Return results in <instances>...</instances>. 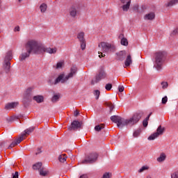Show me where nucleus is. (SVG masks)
Listing matches in <instances>:
<instances>
[{
    "label": "nucleus",
    "mask_w": 178,
    "mask_h": 178,
    "mask_svg": "<svg viewBox=\"0 0 178 178\" xmlns=\"http://www.w3.org/2000/svg\"><path fill=\"white\" fill-rule=\"evenodd\" d=\"M97 159H98V154L97 153H91L82 161V163H83V165L94 163L97 161Z\"/></svg>",
    "instance_id": "obj_7"
},
{
    "label": "nucleus",
    "mask_w": 178,
    "mask_h": 178,
    "mask_svg": "<svg viewBox=\"0 0 178 178\" xmlns=\"http://www.w3.org/2000/svg\"><path fill=\"white\" fill-rule=\"evenodd\" d=\"M106 77V73H105V71L104 70V67H100L99 70L98 74L96 75L95 78L93 79L91 81V84H97V83H99V81H101V80L105 79Z\"/></svg>",
    "instance_id": "obj_6"
},
{
    "label": "nucleus",
    "mask_w": 178,
    "mask_h": 178,
    "mask_svg": "<svg viewBox=\"0 0 178 178\" xmlns=\"http://www.w3.org/2000/svg\"><path fill=\"white\" fill-rule=\"evenodd\" d=\"M23 140H24L23 136H19L15 140H14L13 143H10V145L8 147V149H12L13 147H15V145H17V144H20V143L22 142Z\"/></svg>",
    "instance_id": "obj_13"
},
{
    "label": "nucleus",
    "mask_w": 178,
    "mask_h": 178,
    "mask_svg": "<svg viewBox=\"0 0 178 178\" xmlns=\"http://www.w3.org/2000/svg\"><path fill=\"white\" fill-rule=\"evenodd\" d=\"M147 178H152V177H151V175H147Z\"/></svg>",
    "instance_id": "obj_51"
},
{
    "label": "nucleus",
    "mask_w": 178,
    "mask_h": 178,
    "mask_svg": "<svg viewBox=\"0 0 178 178\" xmlns=\"http://www.w3.org/2000/svg\"><path fill=\"white\" fill-rule=\"evenodd\" d=\"M59 98H60V95H54L51 98V102H58L59 101Z\"/></svg>",
    "instance_id": "obj_30"
},
{
    "label": "nucleus",
    "mask_w": 178,
    "mask_h": 178,
    "mask_svg": "<svg viewBox=\"0 0 178 178\" xmlns=\"http://www.w3.org/2000/svg\"><path fill=\"white\" fill-rule=\"evenodd\" d=\"M77 38L81 42V49L82 51L86 49V39H84V32H80L77 34Z\"/></svg>",
    "instance_id": "obj_10"
},
{
    "label": "nucleus",
    "mask_w": 178,
    "mask_h": 178,
    "mask_svg": "<svg viewBox=\"0 0 178 178\" xmlns=\"http://www.w3.org/2000/svg\"><path fill=\"white\" fill-rule=\"evenodd\" d=\"M99 48L100 51L98 52L99 58H104V55H102V52L108 54V52H114L115 51V45L111 44V43L102 42L99 44Z\"/></svg>",
    "instance_id": "obj_5"
},
{
    "label": "nucleus",
    "mask_w": 178,
    "mask_h": 178,
    "mask_svg": "<svg viewBox=\"0 0 178 178\" xmlns=\"http://www.w3.org/2000/svg\"><path fill=\"white\" fill-rule=\"evenodd\" d=\"M133 10H135V12H138V5H135Z\"/></svg>",
    "instance_id": "obj_45"
},
{
    "label": "nucleus",
    "mask_w": 178,
    "mask_h": 178,
    "mask_svg": "<svg viewBox=\"0 0 178 178\" xmlns=\"http://www.w3.org/2000/svg\"><path fill=\"white\" fill-rule=\"evenodd\" d=\"M83 126V122H79L78 120H74L71 124L68 127V130H78Z\"/></svg>",
    "instance_id": "obj_9"
},
{
    "label": "nucleus",
    "mask_w": 178,
    "mask_h": 178,
    "mask_svg": "<svg viewBox=\"0 0 178 178\" xmlns=\"http://www.w3.org/2000/svg\"><path fill=\"white\" fill-rule=\"evenodd\" d=\"M140 133H141V130H140V129H138V130L134 131L133 137L136 138V137H138V136H140Z\"/></svg>",
    "instance_id": "obj_35"
},
{
    "label": "nucleus",
    "mask_w": 178,
    "mask_h": 178,
    "mask_svg": "<svg viewBox=\"0 0 178 178\" xmlns=\"http://www.w3.org/2000/svg\"><path fill=\"white\" fill-rule=\"evenodd\" d=\"M148 169H149V168L148 166L143 165L141 168H140L138 170V172L143 173V172H144V170H148Z\"/></svg>",
    "instance_id": "obj_36"
},
{
    "label": "nucleus",
    "mask_w": 178,
    "mask_h": 178,
    "mask_svg": "<svg viewBox=\"0 0 178 178\" xmlns=\"http://www.w3.org/2000/svg\"><path fill=\"white\" fill-rule=\"evenodd\" d=\"M58 51L56 47L51 48L46 47L42 43L35 40L34 39H31L26 42L25 44V50H23L22 54L19 56L20 60H26L27 58L30 57L31 54H35V55H41L42 54H56Z\"/></svg>",
    "instance_id": "obj_1"
},
{
    "label": "nucleus",
    "mask_w": 178,
    "mask_h": 178,
    "mask_svg": "<svg viewBox=\"0 0 178 178\" xmlns=\"http://www.w3.org/2000/svg\"><path fill=\"white\" fill-rule=\"evenodd\" d=\"M13 59V56L12 51H9L6 53V57L4 58V60H12Z\"/></svg>",
    "instance_id": "obj_24"
},
{
    "label": "nucleus",
    "mask_w": 178,
    "mask_h": 178,
    "mask_svg": "<svg viewBox=\"0 0 178 178\" xmlns=\"http://www.w3.org/2000/svg\"><path fill=\"white\" fill-rule=\"evenodd\" d=\"M14 31H20V26H17L15 28Z\"/></svg>",
    "instance_id": "obj_50"
},
{
    "label": "nucleus",
    "mask_w": 178,
    "mask_h": 178,
    "mask_svg": "<svg viewBox=\"0 0 178 178\" xmlns=\"http://www.w3.org/2000/svg\"><path fill=\"white\" fill-rule=\"evenodd\" d=\"M35 129V127H29V128L25 129V130H24V133L22 134L21 135V136H22V138L24 139V137H26V136H27V135L29 136V135L31 134V133H33V131H34V129Z\"/></svg>",
    "instance_id": "obj_16"
},
{
    "label": "nucleus",
    "mask_w": 178,
    "mask_h": 178,
    "mask_svg": "<svg viewBox=\"0 0 178 178\" xmlns=\"http://www.w3.org/2000/svg\"><path fill=\"white\" fill-rule=\"evenodd\" d=\"M18 1H19V2H21L22 0H18Z\"/></svg>",
    "instance_id": "obj_53"
},
{
    "label": "nucleus",
    "mask_w": 178,
    "mask_h": 178,
    "mask_svg": "<svg viewBox=\"0 0 178 178\" xmlns=\"http://www.w3.org/2000/svg\"><path fill=\"white\" fill-rule=\"evenodd\" d=\"M67 159V156L66 154H61L58 156V161L59 162H61V163H65Z\"/></svg>",
    "instance_id": "obj_26"
},
{
    "label": "nucleus",
    "mask_w": 178,
    "mask_h": 178,
    "mask_svg": "<svg viewBox=\"0 0 178 178\" xmlns=\"http://www.w3.org/2000/svg\"><path fill=\"white\" fill-rule=\"evenodd\" d=\"M118 91H119L120 92H123V91H124V87H123V86H120V87L118 88Z\"/></svg>",
    "instance_id": "obj_44"
},
{
    "label": "nucleus",
    "mask_w": 178,
    "mask_h": 178,
    "mask_svg": "<svg viewBox=\"0 0 178 178\" xmlns=\"http://www.w3.org/2000/svg\"><path fill=\"white\" fill-rule=\"evenodd\" d=\"M178 0H170L168 3L165 4L167 8H172V6H175V5H177Z\"/></svg>",
    "instance_id": "obj_21"
},
{
    "label": "nucleus",
    "mask_w": 178,
    "mask_h": 178,
    "mask_svg": "<svg viewBox=\"0 0 178 178\" xmlns=\"http://www.w3.org/2000/svg\"><path fill=\"white\" fill-rule=\"evenodd\" d=\"M79 178H88V175H87V174H83L81 175Z\"/></svg>",
    "instance_id": "obj_49"
},
{
    "label": "nucleus",
    "mask_w": 178,
    "mask_h": 178,
    "mask_svg": "<svg viewBox=\"0 0 178 178\" xmlns=\"http://www.w3.org/2000/svg\"><path fill=\"white\" fill-rule=\"evenodd\" d=\"M143 115L144 113L143 111H139L134 114L133 116L129 119H124L119 115H112L111 120L113 122V123H116L117 127L120 129H123L124 126H127V127H133V126L140 122Z\"/></svg>",
    "instance_id": "obj_2"
},
{
    "label": "nucleus",
    "mask_w": 178,
    "mask_h": 178,
    "mask_svg": "<svg viewBox=\"0 0 178 178\" xmlns=\"http://www.w3.org/2000/svg\"><path fill=\"white\" fill-rule=\"evenodd\" d=\"M143 125L144 127H147V126H148V121L144 120L143 122Z\"/></svg>",
    "instance_id": "obj_43"
},
{
    "label": "nucleus",
    "mask_w": 178,
    "mask_h": 178,
    "mask_svg": "<svg viewBox=\"0 0 178 178\" xmlns=\"http://www.w3.org/2000/svg\"><path fill=\"white\" fill-rule=\"evenodd\" d=\"M77 73V67L72 66L70 68V72L65 77V74H62L59 75L56 80L54 81V84H58V83H62V84L65 83L69 79H72L74 76H76Z\"/></svg>",
    "instance_id": "obj_4"
},
{
    "label": "nucleus",
    "mask_w": 178,
    "mask_h": 178,
    "mask_svg": "<svg viewBox=\"0 0 178 178\" xmlns=\"http://www.w3.org/2000/svg\"><path fill=\"white\" fill-rule=\"evenodd\" d=\"M105 88L107 91H111L112 90V84L111 83H107L105 86Z\"/></svg>",
    "instance_id": "obj_38"
},
{
    "label": "nucleus",
    "mask_w": 178,
    "mask_h": 178,
    "mask_svg": "<svg viewBox=\"0 0 178 178\" xmlns=\"http://www.w3.org/2000/svg\"><path fill=\"white\" fill-rule=\"evenodd\" d=\"M119 38H121V45L124 47H127L129 45V41L127 38H124V35L123 33L120 34Z\"/></svg>",
    "instance_id": "obj_17"
},
{
    "label": "nucleus",
    "mask_w": 178,
    "mask_h": 178,
    "mask_svg": "<svg viewBox=\"0 0 178 178\" xmlns=\"http://www.w3.org/2000/svg\"><path fill=\"white\" fill-rule=\"evenodd\" d=\"M177 34H178V28L174 29L171 33L172 35H176Z\"/></svg>",
    "instance_id": "obj_42"
},
{
    "label": "nucleus",
    "mask_w": 178,
    "mask_h": 178,
    "mask_svg": "<svg viewBox=\"0 0 178 178\" xmlns=\"http://www.w3.org/2000/svg\"><path fill=\"white\" fill-rule=\"evenodd\" d=\"M166 102H168V97L167 96L162 98V104L163 105H165V104H166Z\"/></svg>",
    "instance_id": "obj_41"
},
{
    "label": "nucleus",
    "mask_w": 178,
    "mask_h": 178,
    "mask_svg": "<svg viewBox=\"0 0 178 178\" xmlns=\"http://www.w3.org/2000/svg\"><path fill=\"white\" fill-rule=\"evenodd\" d=\"M118 60L123 61L126 58L127 52L126 51H121L116 53Z\"/></svg>",
    "instance_id": "obj_14"
},
{
    "label": "nucleus",
    "mask_w": 178,
    "mask_h": 178,
    "mask_svg": "<svg viewBox=\"0 0 178 178\" xmlns=\"http://www.w3.org/2000/svg\"><path fill=\"white\" fill-rule=\"evenodd\" d=\"M42 163L38 162L33 165V170H39L40 171V170L42 168Z\"/></svg>",
    "instance_id": "obj_22"
},
{
    "label": "nucleus",
    "mask_w": 178,
    "mask_h": 178,
    "mask_svg": "<svg viewBox=\"0 0 178 178\" xmlns=\"http://www.w3.org/2000/svg\"><path fill=\"white\" fill-rule=\"evenodd\" d=\"M161 86L163 90H166V88H168V82L166 81L161 82Z\"/></svg>",
    "instance_id": "obj_37"
},
{
    "label": "nucleus",
    "mask_w": 178,
    "mask_h": 178,
    "mask_svg": "<svg viewBox=\"0 0 178 178\" xmlns=\"http://www.w3.org/2000/svg\"><path fill=\"white\" fill-rule=\"evenodd\" d=\"M39 173L40 176L45 177V176L48 175L49 171L46 170L44 168H42L39 170Z\"/></svg>",
    "instance_id": "obj_25"
},
{
    "label": "nucleus",
    "mask_w": 178,
    "mask_h": 178,
    "mask_svg": "<svg viewBox=\"0 0 178 178\" xmlns=\"http://www.w3.org/2000/svg\"><path fill=\"white\" fill-rule=\"evenodd\" d=\"M111 174L109 172H106L103 175L102 178H111Z\"/></svg>",
    "instance_id": "obj_40"
},
{
    "label": "nucleus",
    "mask_w": 178,
    "mask_h": 178,
    "mask_svg": "<svg viewBox=\"0 0 178 178\" xmlns=\"http://www.w3.org/2000/svg\"><path fill=\"white\" fill-rule=\"evenodd\" d=\"M41 152H42V151H41V148H38L35 152V155H38V154H41Z\"/></svg>",
    "instance_id": "obj_47"
},
{
    "label": "nucleus",
    "mask_w": 178,
    "mask_h": 178,
    "mask_svg": "<svg viewBox=\"0 0 178 178\" xmlns=\"http://www.w3.org/2000/svg\"><path fill=\"white\" fill-rule=\"evenodd\" d=\"M171 178H178V170L171 174Z\"/></svg>",
    "instance_id": "obj_39"
},
{
    "label": "nucleus",
    "mask_w": 178,
    "mask_h": 178,
    "mask_svg": "<svg viewBox=\"0 0 178 178\" xmlns=\"http://www.w3.org/2000/svg\"><path fill=\"white\" fill-rule=\"evenodd\" d=\"M70 16L72 17V19H76L77 15H79V7L76 6H72L69 9Z\"/></svg>",
    "instance_id": "obj_11"
},
{
    "label": "nucleus",
    "mask_w": 178,
    "mask_h": 178,
    "mask_svg": "<svg viewBox=\"0 0 178 178\" xmlns=\"http://www.w3.org/2000/svg\"><path fill=\"white\" fill-rule=\"evenodd\" d=\"M106 106H108V108L110 109V112H112V111H113V109H115V105H113V104H112V102H107Z\"/></svg>",
    "instance_id": "obj_33"
},
{
    "label": "nucleus",
    "mask_w": 178,
    "mask_h": 178,
    "mask_svg": "<svg viewBox=\"0 0 178 178\" xmlns=\"http://www.w3.org/2000/svg\"><path fill=\"white\" fill-rule=\"evenodd\" d=\"M64 64L65 63L63 61L58 62L55 66V69H57V70L62 69V67H63Z\"/></svg>",
    "instance_id": "obj_31"
},
{
    "label": "nucleus",
    "mask_w": 178,
    "mask_h": 178,
    "mask_svg": "<svg viewBox=\"0 0 178 178\" xmlns=\"http://www.w3.org/2000/svg\"><path fill=\"white\" fill-rule=\"evenodd\" d=\"M104 125L103 124H101L100 125H97L95 127V131H101L102 129H104Z\"/></svg>",
    "instance_id": "obj_32"
},
{
    "label": "nucleus",
    "mask_w": 178,
    "mask_h": 178,
    "mask_svg": "<svg viewBox=\"0 0 178 178\" xmlns=\"http://www.w3.org/2000/svg\"><path fill=\"white\" fill-rule=\"evenodd\" d=\"M33 90H34L33 87H29L26 89L25 92V97L30 99L31 98V95H33Z\"/></svg>",
    "instance_id": "obj_19"
},
{
    "label": "nucleus",
    "mask_w": 178,
    "mask_h": 178,
    "mask_svg": "<svg viewBox=\"0 0 178 178\" xmlns=\"http://www.w3.org/2000/svg\"><path fill=\"white\" fill-rule=\"evenodd\" d=\"M145 20H154L155 19V13H149L146 14L144 17Z\"/></svg>",
    "instance_id": "obj_20"
},
{
    "label": "nucleus",
    "mask_w": 178,
    "mask_h": 178,
    "mask_svg": "<svg viewBox=\"0 0 178 178\" xmlns=\"http://www.w3.org/2000/svg\"><path fill=\"white\" fill-rule=\"evenodd\" d=\"M4 66L7 72H9V70L10 69V61L4 60Z\"/></svg>",
    "instance_id": "obj_29"
},
{
    "label": "nucleus",
    "mask_w": 178,
    "mask_h": 178,
    "mask_svg": "<svg viewBox=\"0 0 178 178\" xmlns=\"http://www.w3.org/2000/svg\"><path fill=\"white\" fill-rule=\"evenodd\" d=\"M34 101L37 102L38 104H41V102H44V97L41 95H37L33 97Z\"/></svg>",
    "instance_id": "obj_23"
},
{
    "label": "nucleus",
    "mask_w": 178,
    "mask_h": 178,
    "mask_svg": "<svg viewBox=\"0 0 178 178\" xmlns=\"http://www.w3.org/2000/svg\"><path fill=\"white\" fill-rule=\"evenodd\" d=\"M131 63H133V59L131 58V55L129 54L126 58L124 67H129Z\"/></svg>",
    "instance_id": "obj_18"
},
{
    "label": "nucleus",
    "mask_w": 178,
    "mask_h": 178,
    "mask_svg": "<svg viewBox=\"0 0 178 178\" xmlns=\"http://www.w3.org/2000/svg\"><path fill=\"white\" fill-rule=\"evenodd\" d=\"M165 59H166V51H160L156 52L154 54V67H155L156 70H161L163 62H165Z\"/></svg>",
    "instance_id": "obj_3"
},
{
    "label": "nucleus",
    "mask_w": 178,
    "mask_h": 178,
    "mask_svg": "<svg viewBox=\"0 0 178 178\" xmlns=\"http://www.w3.org/2000/svg\"><path fill=\"white\" fill-rule=\"evenodd\" d=\"M120 2L122 4L123 12H128L130 9V5H131V0H120Z\"/></svg>",
    "instance_id": "obj_12"
},
{
    "label": "nucleus",
    "mask_w": 178,
    "mask_h": 178,
    "mask_svg": "<svg viewBox=\"0 0 178 178\" xmlns=\"http://www.w3.org/2000/svg\"><path fill=\"white\" fill-rule=\"evenodd\" d=\"M18 105H19V102H17L8 103L5 106V109H7V110L15 109V108H16Z\"/></svg>",
    "instance_id": "obj_15"
},
{
    "label": "nucleus",
    "mask_w": 178,
    "mask_h": 178,
    "mask_svg": "<svg viewBox=\"0 0 178 178\" xmlns=\"http://www.w3.org/2000/svg\"><path fill=\"white\" fill-rule=\"evenodd\" d=\"M47 6L46 3H42L40 6V12L41 13H45V12H47Z\"/></svg>",
    "instance_id": "obj_28"
},
{
    "label": "nucleus",
    "mask_w": 178,
    "mask_h": 178,
    "mask_svg": "<svg viewBox=\"0 0 178 178\" xmlns=\"http://www.w3.org/2000/svg\"><path fill=\"white\" fill-rule=\"evenodd\" d=\"M151 115H152V113H150L147 117L145 119V120H146V122H148V120H149V118L151 116Z\"/></svg>",
    "instance_id": "obj_48"
},
{
    "label": "nucleus",
    "mask_w": 178,
    "mask_h": 178,
    "mask_svg": "<svg viewBox=\"0 0 178 178\" xmlns=\"http://www.w3.org/2000/svg\"><path fill=\"white\" fill-rule=\"evenodd\" d=\"M165 131V127H162L161 125L159 126V127L156 129V132L150 135L148 138L147 140H155V138H158L159 136H162L163 134V132Z\"/></svg>",
    "instance_id": "obj_8"
},
{
    "label": "nucleus",
    "mask_w": 178,
    "mask_h": 178,
    "mask_svg": "<svg viewBox=\"0 0 178 178\" xmlns=\"http://www.w3.org/2000/svg\"><path fill=\"white\" fill-rule=\"evenodd\" d=\"M2 3V1L0 0V9H1V4Z\"/></svg>",
    "instance_id": "obj_52"
},
{
    "label": "nucleus",
    "mask_w": 178,
    "mask_h": 178,
    "mask_svg": "<svg viewBox=\"0 0 178 178\" xmlns=\"http://www.w3.org/2000/svg\"><path fill=\"white\" fill-rule=\"evenodd\" d=\"M93 94L95 97V99H99V95H100L101 92H99V90H95Z\"/></svg>",
    "instance_id": "obj_34"
},
{
    "label": "nucleus",
    "mask_w": 178,
    "mask_h": 178,
    "mask_svg": "<svg viewBox=\"0 0 178 178\" xmlns=\"http://www.w3.org/2000/svg\"><path fill=\"white\" fill-rule=\"evenodd\" d=\"M166 159V154L165 153H161L160 156L157 158V162H163Z\"/></svg>",
    "instance_id": "obj_27"
},
{
    "label": "nucleus",
    "mask_w": 178,
    "mask_h": 178,
    "mask_svg": "<svg viewBox=\"0 0 178 178\" xmlns=\"http://www.w3.org/2000/svg\"><path fill=\"white\" fill-rule=\"evenodd\" d=\"M79 111L76 110L74 112V116H75V118H77V116H79Z\"/></svg>",
    "instance_id": "obj_46"
}]
</instances>
